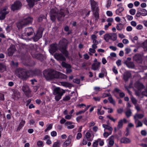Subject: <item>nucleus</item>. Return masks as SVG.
I'll use <instances>...</instances> for the list:
<instances>
[{
	"label": "nucleus",
	"instance_id": "nucleus-1",
	"mask_svg": "<svg viewBox=\"0 0 147 147\" xmlns=\"http://www.w3.org/2000/svg\"><path fill=\"white\" fill-rule=\"evenodd\" d=\"M69 13V11L67 8L61 9L59 11L56 8L52 9L50 12L51 19L53 22H54L57 16L58 21H62L63 20L65 16Z\"/></svg>",
	"mask_w": 147,
	"mask_h": 147
},
{
	"label": "nucleus",
	"instance_id": "nucleus-2",
	"mask_svg": "<svg viewBox=\"0 0 147 147\" xmlns=\"http://www.w3.org/2000/svg\"><path fill=\"white\" fill-rule=\"evenodd\" d=\"M43 75L47 80H51L53 78H59L61 76L63 78L65 76V75L53 69L49 71L45 70L43 72Z\"/></svg>",
	"mask_w": 147,
	"mask_h": 147
},
{
	"label": "nucleus",
	"instance_id": "nucleus-3",
	"mask_svg": "<svg viewBox=\"0 0 147 147\" xmlns=\"http://www.w3.org/2000/svg\"><path fill=\"white\" fill-rule=\"evenodd\" d=\"M33 20V18L30 17H25L21 21L16 23L17 27L19 29L22 28L25 26L31 24Z\"/></svg>",
	"mask_w": 147,
	"mask_h": 147
},
{
	"label": "nucleus",
	"instance_id": "nucleus-4",
	"mask_svg": "<svg viewBox=\"0 0 147 147\" xmlns=\"http://www.w3.org/2000/svg\"><path fill=\"white\" fill-rule=\"evenodd\" d=\"M67 44V41L65 38H62L59 42V50L66 57L68 56V52L66 50Z\"/></svg>",
	"mask_w": 147,
	"mask_h": 147
},
{
	"label": "nucleus",
	"instance_id": "nucleus-5",
	"mask_svg": "<svg viewBox=\"0 0 147 147\" xmlns=\"http://www.w3.org/2000/svg\"><path fill=\"white\" fill-rule=\"evenodd\" d=\"M92 11L93 12V15L96 19L99 18V8L97 2L94 0H90Z\"/></svg>",
	"mask_w": 147,
	"mask_h": 147
},
{
	"label": "nucleus",
	"instance_id": "nucleus-6",
	"mask_svg": "<svg viewBox=\"0 0 147 147\" xmlns=\"http://www.w3.org/2000/svg\"><path fill=\"white\" fill-rule=\"evenodd\" d=\"M65 92V90L59 87H57L54 89V95H56L55 99L58 101L61 98L62 96Z\"/></svg>",
	"mask_w": 147,
	"mask_h": 147
},
{
	"label": "nucleus",
	"instance_id": "nucleus-7",
	"mask_svg": "<svg viewBox=\"0 0 147 147\" xmlns=\"http://www.w3.org/2000/svg\"><path fill=\"white\" fill-rule=\"evenodd\" d=\"M34 33V31L33 28L29 27L25 28L24 33H22L21 38L24 39H26L27 37L33 35Z\"/></svg>",
	"mask_w": 147,
	"mask_h": 147
},
{
	"label": "nucleus",
	"instance_id": "nucleus-8",
	"mask_svg": "<svg viewBox=\"0 0 147 147\" xmlns=\"http://www.w3.org/2000/svg\"><path fill=\"white\" fill-rule=\"evenodd\" d=\"M27 72L28 71L26 69H21L19 70L18 76L21 79H24L28 76Z\"/></svg>",
	"mask_w": 147,
	"mask_h": 147
},
{
	"label": "nucleus",
	"instance_id": "nucleus-9",
	"mask_svg": "<svg viewBox=\"0 0 147 147\" xmlns=\"http://www.w3.org/2000/svg\"><path fill=\"white\" fill-rule=\"evenodd\" d=\"M22 3L19 1H16L14 2L11 6V9L13 11L20 9L22 7Z\"/></svg>",
	"mask_w": 147,
	"mask_h": 147
},
{
	"label": "nucleus",
	"instance_id": "nucleus-10",
	"mask_svg": "<svg viewBox=\"0 0 147 147\" xmlns=\"http://www.w3.org/2000/svg\"><path fill=\"white\" fill-rule=\"evenodd\" d=\"M9 13V11L7 7H5L2 9L0 13V20L4 19L6 15Z\"/></svg>",
	"mask_w": 147,
	"mask_h": 147
},
{
	"label": "nucleus",
	"instance_id": "nucleus-11",
	"mask_svg": "<svg viewBox=\"0 0 147 147\" xmlns=\"http://www.w3.org/2000/svg\"><path fill=\"white\" fill-rule=\"evenodd\" d=\"M42 31L39 30L37 31L36 34H34V36L32 38L34 41L36 42L42 37Z\"/></svg>",
	"mask_w": 147,
	"mask_h": 147
},
{
	"label": "nucleus",
	"instance_id": "nucleus-12",
	"mask_svg": "<svg viewBox=\"0 0 147 147\" xmlns=\"http://www.w3.org/2000/svg\"><path fill=\"white\" fill-rule=\"evenodd\" d=\"M22 89L24 94L27 96L29 97L31 91L29 86L26 84H24L22 86Z\"/></svg>",
	"mask_w": 147,
	"mask_h": 147
},
{
	"label": "nucleus",
	"instance_id": "nucleus-13",
	"mask_svg": "<svg viewBox=\"0 0 147 147\" xmlns=\"http://www.w3.org/2000/svg\"><path fill=\"white\" fill-rule=\"evenodd\" d=\"M54 56L58 60L64 61L66 59L61 54L56 53L54 54Z\"/></svg>",
	"mask_w": 147,
	"mask_h": 147
},
{
	"label": "nucleus",
	"instance_id": "nucleus-14",
	"mask_svg": "<svg viewBox=\"0 0 147 147\" xmlns=\"http://www.w3.org/2000/svg\"><path fill=\"white\" fill-rule=\"evenodd\" d=\"M8 54L9 56H12L14 53L16 48L14 45H11L9 48L8 49Z\"/></svg>",
	"mask_w": 147,
	"mask_h": 147
},
{
	"label": "nucleus",
	"instance_id": "nucleus-15",
	"mask_svg": "<svg viewBox=\"0 0 147 147\" xmlns=\"http://www.w3.org/2000/svg\"><path fill=\"white\" fill-rule=\"evenodd\" d=\"M50 49L49 50V52L52 55H53L57 49V46L55 44H52L50 45Z\"/></svg>",
	"mask_w": 147,
	"mask_h": 147
},
{
	"label": "nucleus",
	"instance_id": "nucleus-16",
	"mask_svg": "<svg viewBox=\"0 0 147 147\" xmlns=\"http://www.w3.org/2000/svg\"><path fill=\"white\" fill-rule=\"evenodd\" d=\"M100 62L98 63H94L92 65L91 67L92 69L94 71L98 70L100 67Z\"/></svg>",
	"mask_w": 147,
	"mask_h": 147
},
{
	"label": "nucleus",
	"instance_id": "nucleus-17",
	"mask_svg": "<svg viewBox=\"0 0 147 147\" xmlns=\"http://www.w3.org/2000/svg\"><path fill=\"white\" fill-rule=\"evenodd\" d=\"M38 46L36 44L31 45L30 46V48L31 50L30 51V53L32 52V53H36L37 52Z\"/></svg>",
	"mask_w": 147,
	"mask_h": 147
},
{
	"label": "nucleus",
	"instance_id": "nucleus-18",
	"mask_svg": "<svg viewBox=\"0 0 147 147\" xmlns=\"http://www.w3.org/2000/svg\"><path fill=\"white\" fill-rule=\"evenodd\" d=\"M133 60L137 62H140L142 61V58L141 55L139 54H135L133 57Z\"/></svg>",
	"mask_w": 147,
	"mask_h": 147
},
{
	"label": "nucleus",
	"instance_id": "nucleus-19",
	"mask_svg": "<svg viewBox=\"0 0 147 147\" xmlns=\"http://www.w3.org/2000/svg\"><path fill=\"white\" fill-rule=\"evenodd\" d=\"M11 90L13 92V94L16 99H18L20 97V93L17 90L12 89Z\"/></svg>",
	"mask_w": 147,
	"mask_h": 147
},
{
	"label": "nucleus",
	"instance_id": "nucleus-20",
	"mask_svg": "<svg viewBox=\"0 0 147 147\" xmlns=\"http://www.w3.org/2000/svg\"><path fill=\"white\" fill-rule=\"evenodd\" d=\"M124 63L129 68H134L135 67V65L133 62H129L127 61H125L124 62Z\"/></svg>",
	"mask_w": 147,
	"mask_h": 147
},
{
	"label": "nucleus",
	"instance_id": "nucleus-21",
	"mask_svg": "<svg viewBox=\"0 0 147 147\" xmlns=\"http://www.w3.org/2000/svg\"><path fill=\"white\" fill-rule=\"evenodd\" d=\"M131 74L129 71L125 72L123 75V79L125 81H128L129 78L131 76Z\"/></svg>",
	"mask_w": 147,
	"mask_h": 147
},
{
	"label": "nucleus",
	"instance_id": "nucleus-22",
	"mask_svg": "<svg viewBox=\"0 0 147 147\" xmlns=\"http://www.w3.org/2000/svg\"><path fill=\"white\" fill-rule=\"evenodd\" d=\"M127 120L125 118L123 119V120H120L118 122V125L117 126V128L118 129L121 128L122 127L123 125V122H124V123H127Z\"/></svg>",
	"mask_w": 147,
	"mask_h": 147
},
{
	"label": "nucleus",
	"instance_id": "nucleus-23",
	"mask_svg": "<svg viewBox=\"0 0 147 147\" xmlns=\"http://www.w3.org/2000/svg\"><path fill=\"white\" fill-rule=\"evenodd\" d=\"M31 54L32 57L37 58L40 60H42V55L40 53H33L32 52H31Z\"/></svg>",
	"mask_w": 147,
	"mask_h": 147
},
{
	"label": "nucleus",
	"instance_id": "nucleus-24",
	"mask_svg": "<svg viewBox=\"0 0 147 147\" xmlns=\"http://www.w3.org/2000/svg\"><path fill=\"white\" fill-rule=\"evenodd\" d=\"M102 126L105 128V131H106V130H108L110 134H111L113 129L111 127L105 124H103Z\"/></svg>",
	"mask_w": 147,
	"mask_h": 147
},
{
	"label": "nucleus",
	"instance_id": "nucleus-25",
	"mask_svg": "<svg viewBox=\"0 0 147 147\" xmlns=\"http://www.w3.org/2000/svg\"><path fill=\"white\" fill-rule=\"evenodd\" d=\"M120 142L121 143L127 144L130 143L131 141L127 138L124 137L121 139Z\"/></svg>",
	"mask_w": 147,
	"mask_h": 147
},
{
	"label": "nucleus",
	"instance_id": "nucleus-26",
	"mask_svg": "<svg viewBox=\"0 0 147 147\" xmlns=\"http://www.w3.org/2000/svg\"><path fill=\"white\" fill-rule=\"evenodd\" d=\"M144 117V115L142 114H136L134 116V119L135 120V122L136 123L138 120V119H141Z\"/></svg>",
	"mask_w": 147,
	"mask_h": 147
},
{
	"label": "nucleus",
	"instance_id": "nucleus-27",
	"mask_svg": "<svg viewBox=\"0 0 147 147\" xmlns=\"http://www.w3.org/2000/svg\"><path fill=\"white\" fill-rule=\"evenodd\" d=\"M28 3V5L30 7H33L34 5L36 2L35 0H26Z\"/></svg>",
	"mask_w": 147,
	"mask_h": 147
},
{
	"label": "nucleus",
	"instance_id": "nucleus-28",
	"mask_svg": "<svg viewBox=\"0 0 147 147\" xmlns=\"http://www.w3.org/2000/svg\"><path fill=\"white\" fill-rule=\"evenodd\" d=\"M135 87L137 88L138 90H140L144 88V87L142 84L141 83L139 82H137L135 84Z\"/></svg>",
	"mask_w": 147,
	"mask_h": 147
},
{
	"label": "nucleus",
	"instance_id": "nucleus-29",
	"mask_svg": "<svg viewBox=\"0 0 147 147\" xmlns=\"http://www.w3.org/2000/svg\"><path fill=\"white\" fill-rule=\"evenodd\" d=\"M114 90L116 92L119 93V96L121 98H123L125 96V94L123 92H121L120 90L118 88H115Z\"/></svg>",
	"mask_w": 147,
	"mask_h": 147
},
{
	"label": "nucleus",
	"instance_id": "nucleus-30",
	"mask_svg": "<svg viewBox=\"0 0 147 147\" xmlns=\"http://www.w3.org/2000/svg\"><path fill=\"white\" fill-rule=\"evenodd\" d=\"M138 10L140 12L141 16H145L147 15V11L145 9L140 8Z\"/></svg>",
	"mask_w": 147,
	"mask_h": 147
},
{
	"label": "nucleus",
	"instance_id": "nucleus-31",
	"mask_svg": "<svg viewBox=\"0 0 147 147\" xmlns=\"http://www.w3.org/2000/svg\"><path fill=\"white\" fill-rule=\"evenodd\" d=\"M91 38L93 41L92 42L93 43L98 44V41L96 40L97 37L95 35H92L91 37Z\"/></svg>",
	"mask_w": 147,
	"mask_h": 147
},
{
	"label": "nucleus",
	"instance_id": "nucleus-32",
	"mask_svg": "<svg viewBox=\"0 0 147 147\" xmlns=\"http://www.w3.org/2000/svg\"><path fill=\"white\" fill-rule=\"evenodd\" d=\"M110 36L111 40L113 41H115L116 40L117 38V35L115 33H110Z\"/></svg>",
	"mask_w": 147,
	"mask_h": 147
},
{
	"label": "nucleus",
	"instance_id": "nucleus-33",
	"mask_svg": "<svg viewBox=\"0 0 147 147\" xmlns=\"http://www.w3.org/2000/svg\"><path fill=\"white\" fill-rule=\"evenodd\" d=\"M104 38L107 42H108L109 39H110V34H106L104 35Z\"/></svg>",
	"mask_w": 147,
	"mask_h": 147
},
{
	"label": "nucleus",
	"instance_id": "nucleus-34",
	"mask_svg": "<svg viewBox=\"0 0 147 147\" xmlns=\"http://www.w3.org/2000/svg\"><path fill=\"white\" fill-rule=\"evenodd\" d=\"M108 99L111 103L112 104L114 105H115V101L113 99L112 95H111V96L109 97V98H108Z\"/></svg>",
	"mask_w": 147,
	"mask_h": 147
},
{
	"label": "nucleus",
	"instance_id": "nucleus-35",
	"mask_svg": "<svg viewBox=\"0 0 147 147\" xmlns=\"http://www.w3.org/2000/svg\"><path fill=\"white\" fill-rule=\"evenodd\" d=\"M25 124V121L22 120L18 127V129L20 130L24 126Z\"/></svg>",
	"mask_w": 147,
	"mask_h": 147
},
{
	"label": "nucleus",
	"instance_id": "nucleus-36",
	"mask_svg": "<svg viewBox=\"0 0 147 147\" xmlns=\"http://www.w3.org/2000/svg\"><path fill=\"white\" fill-rule=\"evenodd\" d=\"M124 9L123 7H120L116 10V13L118 15H119V13L123 11Z\"/></svg>",
	"mask_w": 147,
	"mask_h": 147
},
{
	"label": "nucleus",
	"instance_id": "nucleus-37",
	"mask_svg": "<svg viewBox=\"0 0 147 147\" xmlns=\"http://www.w3.org/2000/svg\"><path fill=\"white\" fill-rule=\"evenodd\" d=\"M85 136L86 138L88 141H91L92 140L90 138L91 137V134L89 132H87Z\"/></svg>",
	"mask_w": 147,
	"mask_h": 147
},
{
	"label": "nucleus",
	"instance_id": "nucleus-38",
	"mask_svg": "<svg viewBox=\"0 0 147 147\" xmlns=\"http://www.w3.org/2000/svg\"><path fill=\"white\" fill-rule=\"evenodd\" d=\"M124 26L121 23L118 24L117 26V28L118 30H121L122 29Z\"/></svg>",
	"mask_w": 147,
	"mask_h": 147
},
{
	"label": "nucleus",
	"instance_id": "nucleus-39",
	"mask_svg": "<svg viewBox=\"0 0 147 147\" xmlns=\"http://www.w3.org/2000/svg\"><path fill=\"white\" fill-rule=\"evenodd\" d=\"M66 71L67 74H69L72 72L71 66L70 65L66 68Z\"/></svg>",
	"mask_w": 147,
	"mask_h": 147
},
{
	"label": "nucleus",
	"instance_id": "nucleus-40",
	"mask_svg": "<svg viewBox=\"0 0 147 147\" xmlns=\"http://www.w3.org/2000/svg\"><path fill=\"white\" fill-rule=\"evenodd\" d=\"M61 84L62 86L68 87L70 86L71 85V84L66 82H62Z\"/></svg>",
	"mask_w": 147,
	"mask_h": 147
},
{
	"label": "nucleus",
	"instance_id": "nucleus-41",
	"mask_svg": "<svg viewBox=\"0 0 147 147\" xmlns=\"http://www.w3.org/2000/svg\"><path fill=\"white\" fill-rule=\"evenodd\" d=\"M53 147H60V141H58L57 142H54L53 145Z\"/></svg>",
	"mask_w": 147,
	"mask_h": 147
},
{
	"label": "nucleus",
	"instance_id": "nucleus-42",
	"mask_svg": "<svg viewBox=\"0 0 147 147\" xmlns=\"http://www.w3.org/2000/svg\"><path fill=\"white\" fill-rule=\"evenodd\" d=\"M18 63L17 62H14L13 61H11V66H13L14 67H17L18 66Z\"/></svg>",
	"mask_w": 147,
	"mask_h": 147
},
{
	"label": "nucleus",
	"instance_id": "nucleus-43",
	"mask_svg": "<svg viewBox=\"0 0 147 147\" xmlns=\"http://www.w3.org/2000/svg\"><path fill=\"white\" fill-rule=\"evenodd\" d=\"M113 138L114 137L113 136H111V137L110 138V139L109 142V144L111 146H112L114 144V140L111 139L112 138Z\"/></svg>",
	"mask_w": 147,
	"mask_h": 147
},
{
	"label": "nucleus",
	"instance_id": "nucleus-44",
	"mask_svg": "<svg viewBox=\"0 0 147 147\" xmlns=\"http://www.w3.org/2000/svg\"><path fill=\"white\" fill-rule=\"evenodd\" d=\"M142 47L145 50H147V40H146L143 43Z\"/></svg>",
	"mask_w": 147,
	"mask_h": 147
},
{
	"label": "nucleus",
	"instance_id": "nucleus-45",
	"mask_svg": "<svg viewBox=\"0 0 147 147\" xmlns=\"http://www.w3.org/2000/svg\"><path fill=\"white\" fill-rule=\"evenodd\" d=\"M46 17L44 16H41L39 17L38 19V22H41L44 19H45Z\"/></svg>",
	"mask_w": 147,
	"mask_h": 147
},
{
	"label": "nucleus",
	"instance_id": "nucleus-46",
	"mask_svg": "<svg viewBox=\"0 0 147 147\" xmlns=\"http://www.w3.org/2000/svg\"><path fill=\"white\" fill-rule=\"evenodd\" d=\"M131 112L130 110H127L125 112V115L127 117H129L131 115Z\"/></svg>",
	"mask_w": 147,
	"mask_h": 147
},
{
	"label": "nucleus",
	"instance_id": "nucleus-47",
	"mask_svg": "<svg viewBox=\"0 0 147 147\" xmlns=\"http://www.w3.org/2000/svg\"><path fill=\"white\" fill-rule=\"evenodd\" d=\"M70 99V97L69 95H67L64 97L63 100L64 101H66L69 100Z\"/></svg>",
	"mask_w": 147,
	"mask_h": 147
},
{
	"label": "nucleus",
	"instance_id": "nucleus-48",
	"mask_svg": "<svg viewBox=\"0 0 147 147\" xmlns=\"http://www.w3.org/2000/svg\"><path fill=\"white\" fill-rule=\"evenodd\" d=\"M102 107H101L100 108V109H97V114L99 115H103L104 113V111H100L101 110V108Z\"/></svg>",
	"mask_w": 147,
	"mask_h": 147
},
{
	"label": "nucleus",
	"instance_id": "nucleus-49",
	"mask_svg": "<svg viewBox=\"0 0 147 147\" xmlns=\"http://www.w3.org/2000/svg\"><path fill=\"white\" fill-rule=\"evenodd\" d=\"M71 143V142L66 140L63 144V146L64 147H66L67 146H69Z\"/></svg>",
	"mask_w": 147,
	"mask_h": 147
},
{
	"label": "nucleus",
	"instance_id": "nucleus-50",
	"mask_svg": "<svg viewBox=\"0 0 147 147\" xmlns=\"http://www.w3.org/2000/svg\"><path fill=\"white\" fill-rule=\"evenodd\" d=\"M129 12L131 15H134L135 14L136 10L134 9H132L129 10Z\"/></svg>",
	"mask_w": 147,
	"mask_h": 147
},
{
	"label": "nucleus",
	"instance_id": "nucleus-51",
	"mask_svg": "<svg viewBox=\"0 0 147 147\" xmlns=\"http://www.w3.org/2000/svg\"><path fill=\"white\" fill-rule=\"evenodd\" d=\"M52 127V125L51 124H50L47 128L45 130V132H47L49 130L51 129Z\"/></svg>",
	"mask_w": 147,
	"mask_h": 147
},
{
	"label": "nucleus",
	"instance_id": "nucleus-52",
	"mask_svg": "<svg viewBox=\"0 0 147 147\" xmlns=\"http://www.w3.org/2000/svg\"><path fill=\"white\" fill-rule=\"evenodd\" d=\"M107 117L109 118L111 121L114 122H115V121L117 120V119H114L113 117L110 115L107 116Z\"/></svg>",
	"mask_w": 147,
	"mask_h": 147
},
{
	"label": "nucleus",
	"instance_id": "nucleus-53",
	"mask_svg": "<svg viewBox=\"0 0 147 147\" xmlns=\"http://www.w3.org/2000/svg\"><path fill=\"white\" fill-rule=\"evenodd\" d=\"M131 99L132 102L134 105L137 104V100L135 98L132 97L131 98Z\"/></svg>",
	"mask_w": 147,
	"mask_h": 147
},
{
	"label": "nucleus",
	"instance_id": "nucleus-54",
	"mask_svg": "<svg viewBox=\"0 0 147 147\" xmlns=\"http://www.w3.org/2000/svg\"><path fill=\"white\" fill-rule=\"evenodd\" d=\"M111 95L110 93L109 94H106L105 93H103L102 94V98H105L107 96H109V97Z\"/></svg>",
	"mask_w": 147,
	"mask_h": 147
},
{
	"label": "nucleus",
	"instance_id": "nucleus-55",
	"mask_svg": "<svg viewBox=\"0 0 147 147\" xmlns=\"http://www.w3.org/2000/svg\"><path fill=\"white\" fill-rule=\"evenodd\" d=\"M61 65L63 67L66 68L67 67H68V66L70 65L64 62H62L61 63Z\"/></svg>",
	"mask_w": 147,
	"mask_h": 147
},
{
	"label": "nucleus",
	"instance_id": "nucleus-56",
	"mask_svg": "<svg viewBox=\"0 0 147 147\" xmlns=\"http://www.w3.org/2000/svg\"><path fill=\"white\" fill-rule=\"evenodd\" d=\"M111 134H110L109 132L105 131V132L103 134V136L105 138H107Z\"/></svg>",
	"mask_w": 147,
	"mask_h": 147
},
{
	"label": "nucleus",
	"instance_id": "nucleus-57",
	"mask_svg": "<svg viewBox=\"0 0 147 147\" xmlns=\"http://www.w3.org/2000/svg\"><path fill=\"white\" fill-rule=\"evenodd\" d=\"M73 81L74 83L79 84L80 83V80L79 79H78V78H76L74 79L73 80Z\"/></svg>",
	"mask_w": 147,
	"mask_h": 147
},
{
	"label": "nucleus",
	"instance_id": "nucleus-58",
	"mask_svg": "<svg viewBox=\"0 0 147 147\" xmlns=\"http://www.w3.org/2000/svg\"><path fill=\"white\" fill-rule=\"evenodd\" d=\"M137 121H138V122L137 125H136V127H138L142 126V123L138 120Z\"/></svg>",
	"mask_w": 147,
	"mask_h": 147
},
{
	"label": "nucleus",
	"instance_id": "nucleus-59",
	"mask_svg": "<svg viewBox=\"0 0 147 147\" xmlns=\"http://www.w3.org/2000/svg\"><path fill=\"white\" fill-rule=\"evenodd\" d=\"M116 63L117 65L118 66L121 65V61L120 59H119L117 60L116 61Z\"/></svg>",
	"mask_w": 147,
	"mask_h": 147
},
{
	"label": "nucleus",
	"instance_id": "nucleus-60",
	"mask_svg": "<svg viewBox=\"0 0 147 147\" xmlns=\"http://www.w3.org/2000/svg\"><path fill=\"white\" fill-rule=\"evenodd\" d=\"M82 134L80 133H78L77 134L76 138L77 139L79 140L82 138Z\"/></svg>",
	"mask_w": 147,
	"mask_h": 147
},
{
	"label": "nucleus",
	"instance_id": "nucleus-61",
	"mask_svg": "<svg viewBox=\"0 0 147 147\" xmlns=\"http://www.w3.org/2000/svg\"><path fill=\"white\" fill-rule=\"evenodd\" d=\"M107 14L109 16H111L113 15V13L112 11H107Z\"/></svg>",
	"mask_w": 147,
	"mask_h": 147
},
{
	"label": "nucleus",
	"instance_id": "nucleus-62",
	"mask_svg": "<svg viewBox=\"0 0 147 147\" xmlns=\"http://www.w3.org/2000/svg\"><path fill=\"white\" fill-rule=\"evenodd\" d=\"M125 53L127 54H128L131 51V49L128 48H126L125 49Z\"/></svg>",
	"mask_w": 147,
	"mask_h": 147
},
{
	"label": "nucleus",
	"instance_id": "nucleus-63",
	"mask_svg": "<svg viewBox=\"0 0 147 147\" xmlns=\"http://www.w3.org/2000/svg\"><path fill=\"white\" fill-rule=\"evenodd\" d=\"M37 145L38 146H40L43 145L42 142L41 141H38L37 142Z\"/></svg>",
	"mask_w": 147,
	"mask_h": 147
},
{
	"label": "nucleus",
	"instance_id": "nucleus-64",
	"mask_svg": "<svg viewBox=\"0 0 147 147\" xmlns=\"http://www.w3.org/2000/svg\"><path fill=\"white\" fill-rule=\"evenodd\" d=\"M98 144V141H96L94 142L93 145V147H97Z\"/></svg>",
	"mask_w": 147,
	"mask_h": 147
}]
</instances>
